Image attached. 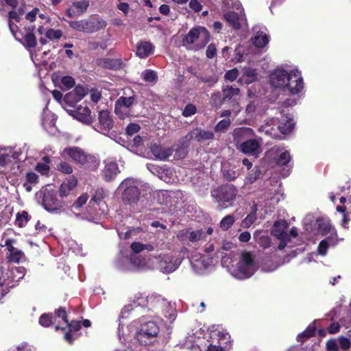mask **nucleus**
<instances>
[{"label":"nucleus","mask_w":351,"mask_h":351,"mask_svg":"<svg viewBox=\"0 0 351 351\" xmlns=\"http://www.w3.org/2000/svg\"><path fill=\"white\" fill-rule=\"evenodd\" d=\"M60 156L64 159L71 158L74 162L87 170L95 171L99 167V161L94 156L77 146L65 147L60 152Z\"/></svg>","instance_id":"f257e3e1"},{"label":"nucleus","mask_w":351,"mask_h":351,"mask_svg":"<svg viewBox=\"0 0 351 351\" xmlns=\"http://www.w3.org/2000/svg\"><path fill=\"white\" fill-rule=\"evenodd\" d=\"M237 193L238 190L234 185L224 184L214 189L211 191V195L223 209L233 206Z\"/></svg>","instance_id":"f03ea898"},{"label":"nucleus","mask_w":351,"mask_h":351,"mask_svg":"<svg viewBox=\"0 0 351 351\" xmlns=\"http://www.w3.org/2000/svg\"><path fill=\"white\" fill-rule=\"evenodd\" d=\"M69 26L74 30L91 34L104 29L107 23L99 18H93L90 20L70 21Z\"/></svg>","instance_id":"7ed1b4c3"},{"label":"nucleus","mask_w":351,"mask_h":351,"mask_svg":"<svg viewBox=\"0 0 351 351\" xmlns=\"http://www.w3.org/2000/svg\"><path fill=\"white\" fill-rule=\"evenodd\" d=\"M122 192V201L124 204L133 206L136 204L140 199L141 192L133 179H125L119 185Z\"/></svg>","instance_id":"20e7f679"},{"label":"nucleus","mask_w":351,"mask_h":351,"mask_svg":"<svg viewBox=\"0 0 351 351\" xmlns=\"http://www.w3.org/2000/svg\"><path fill=\"white\" fill-rule=\"evenodd\" d=\"M159 330L160 328L156 322H145L141 324V327L136 332V338L141 345L147 346L150 344L153 339L156 337Z\"/></svg>","instance_id":"39448f33"},{"label":"nucleus","mask_w":351,"mask_h":351,"mask_svg":"<svg viewBox=\"0 0 351 351\" xmlns=\"http://www.w3.org/2000/svg\"><path fill=\"white\" fill-rule=\"evenodd\" d=\"M43 193L42 205L49 212H61L66 205V200L59 197L55 190L46 189Z\"/></svg>","instance_id":"423d86ee"},{"label":"nucleus","mask_w":351,"mask_h":351,"mask_svg":"<svg viewBox=\"0 0 351 351\" xmlns=\"http://www.w3.org/2000/svg\"><path fill=\"white\" fill-rule=\"evenodd\" d=\"M199 38H201V44L199 48H204L210 40V34L204 27H195L190 29L182 40V45L187 47L193 44Z\"/></svg>","instance_id":"0eeeda50"},{"label":"nucleus","mask_w":351,"mask_h":351,"mask_svg":"<svg viewBox=\"0 0 351 351\" xmlns=\"http://www.w3.org/2000/svg\"><path fill=\"white\" fill-rule=\"evenodd\" d=\"M113 125L114 121L110 112L107 110H103L99 112L98 121L95 123L93 128L98 132L108 136Z\"/></svg>","instance_id":"6e6552de"},{"label":"nucleus","mask_w":351,"mask_h":351,"mask_svg":"<svg viewBox=\"0 0 351 351\" xmlns=\"http://www.w3.org/2000/svg\"><path fill=\"white\" fill-rule=\"evenodd\" d=\"M238 271L245 278H250L254 272V262L250 252H245L242 254L241 260L238 263Z\"/></svg>","instance_id":"1a4fd4ad"},{"label":"nucleus","mask_w":351,"mask_h":351,"mask_svg":"<svg viewBox=\"0 0 351 351\" xmlns=\"http://www.w3.org/2000/svg\"><path fill=\"white\" fill-rule=\"evenodd\" d=\"M287 88L291 95H295L300 93L303 88V79L301 73L298 70H292L289 73V80L286 84L282 87Z\"/></svg>","instance_id":"9d476101"},{"label":"nucleus","mask_w":351,"mask_h":351,"mask_svg":"<svg viewBox=\"0 0 351 351\" xmlns=\"http://www.w3.org/2000/svg\"><path fill=\"white\" fill-rule=\"evenodd\" d=\"M16 242L15 239H7L5 241L4 246L6 247L8 253L7 254V258L10 263H19L23 258H25V254L22 250L13 246V244Z\"/></svg>","instance_id":"9b49d317"},{"label":"nucleus","mask_w":351,"mask_h":351,"mask_svg":"<svg viewBox=\"0 0 351 351\" xmlns=\"http://www.w3.org/2000/svg\"><path fill=\"white\" fill-rule=\"evenodd\" d=\"M24 267H15L5 273V284L8 287H14L16 283L23 279L25 275Z\"/></svg>","instance_id":"f8f14e48"},{"label":"nucleus","mask_w":351,"mask_h":351,"mask_svg":"<svg viewBox=\"0 0 351 351\" xmlns=\"http://www.w3.org/2000/svg\"><path fill=\"white\" fill-rule=\"evenodd\" d=\"M77 179L75 176H71L66 179L60 186L58 193L59 197L63 199L73 195V191L77 184Z\"/></svg>","instance_id":"ddd939ff"},{"label":"nucleus","mask_w":351,"mask_h":351,"mask_svg":"<svg viewBox=\"0 0 351 351\" xmlns=\"http://www.w3.org/2000/svg\"><path fill=\"white\" fill-rule=\"evenodd\" d=\"M289 73H287L285 69H277L269 76L270 83L274 87L282 88L289 80Z\"/></svg>","instance_id":"4468645a"},{"label":"nucleus","mask_w":351,"mask_h":351,"mask_svg":"<svg viewBox=\"0 0 351 351\" xmlns=\"http://www.w3.org/2000/svg\"><path fill=\"white\" fill-rule=\"evenodd\" d=\"M150 150L156 158L165 160L174 152V146L166 147L160 144L153 143L150 147Z\"/></svg>","instance_id":"2eb2a0df"},{"label":"nucleus","mask_w":351,"mask_h":351,"mask_svg":"<svg viewBox=\"0 0 351 351\" xmlns=\"http://www.w3.org/2000/svg\"><path fill=\"white\" fill-rule=\"evenodd\" d=\"M186 138H188L189 141L195 140L200 143L206 140L213 139L214 133L210 130H204L200 128H197L189 132Z\"/></svg>","instance_id":"dca6fc26"},{"label":"nucleus","mask_w":351,"mask_h":351,"mask_svg":"<svg viewBox=\"0 0 351 351\" xmlns=\"http://www.w3.org/2000/svg\"><path fill=\"white\" fill-rule=\"evenodd\" d=\"M291 157L289 151L285 150L282 152L278 158H276V164L280 167H285L283 168L281 174L283 177H287L289 175L292 165H289L291 162Z\"/></svg>","instance_id":"f3484780"},{"label":"nucleus","mask_w":351,"mask_h":351,"mask_svg":"<svg viewBox=\"0 0 351 351\" xmlns=\"http://www.w3.org/2000/svg\"><path fill=\"white\" fill-rule=\"evenodd\" d=\"M260 143L256 139H249L240 144L239 149L246 154L258 156Z\"/></svg>","instance_id":"a211bd4d"},{"label":"nucleus","mask_w":351,"mask_h":351,"mask_svg":"<svg viewBox=\"0 0 351 351\" xmlns=\"http://www.w3.org/2000/svg\"><path fill=\"white\" fill-rule=\"evenodd\" d=\"M289 223L286 220H279L274 223L271 229V234L276 237H289L287 232Z\"/></svg>","instance_id":"6ab92c4d"},{"label":"nucleus","mask_w":351,"mask_h":351,"mask_svg":"<svg viewBox=\"0 0 351 351\" xmlns=\"http://www.w3.org/2000/svg\"><path fill=\"white\" fill-rule=\"evenodd\" d=\"M154 49V46L150 42L140 41L136 46V54L141 58H145L151 55Z\"/></svg>","instance_id":"aec40b11"},{"label":"nucleus","mask_w":351,"mask_h":351,"mask_svg":"<svg viewBox=\"0 0 351 351\" xmlns=\"http://www.w3.org/2000/svg\"><path fill=\"white\" fill-rule=\"evenodd\" d=\"M119 173V167L114 162L107 163L103 170V178L105 181L110 182Z\"/></svg>","instance_id":"412c9836"},{"label":"nucleus","mask_w":351,"mask_h":351,"mask_svg":"<svg viewBox=\"0 0 351 351\" xmlns=\"http://www.w3.org/2000/svg\"><path fill=\"white\" fill-rule=\"evenodd\" d=\"M86 94V90L82 86L77 85L75 87L74 90L67 93L65 96V100L68 102L70 101H79Z\"/></svg>","instance_id":"4be33fe9"},{"label":"nucleus","mask_w":351,"mask_h":351,"mask_svg":"<svg viewBox=\"0 0 351 351\" xmlns=\"http://www.w3.org/2000/svg\"><path fill=\"white\" fill-rule=\"evenodd\" d=\"M295 126L293 118L289 117L288 115L283 117L280 121L278 130L283 134H287L291 132Z\"/></svg>","instance_id":"5701e85b"},{"label":"nucleus","mask_w":351,"mask_h":351,"mask_svg":"<svg viewBox=\"0 0 351 351\" xmlns=\"http://www.w3.org/2000/svg\"><path fill=\"white\" fill-rule=\"evenodd\" d=\"M39 182L38 176L32 171L27 172L23 183V187L27 192H31L33 186H35Z\"/></svg>","instance_id":"b1692460"},{"label":"nucleus","mask_w":351,"mask_h":351,"mask_svg":"<svg viewBox=\"0 0 351 351\" xmlns=\"http://www.w3.org/2000/svg\"><path fill=\"white\" fill-rule=\"evenodd\" d=\"M253 45L258 48H263L269 41V36L262 31H258L252 38Z\"/></svg>","instance_id":"393cba45"},{"label":"nucleus","mask_w":351,"mask_h":351,"mask_svg":"<svg viewBox=\"0 0 351 351\" xmlns=\"http://www.w3.org/2000/svg\"><path fill=\"white\" fill-rule=\"evenodd\" d=\"M90 114L91 112L87 106L77 108L76 110V117L77 119L86 124L93 123V119Z\"/></svg>","instance_id":"a878e982"},{"label":"nucleus","mask_w":351,"mask_h":351,"mask_svg":"<svg viewBox=\"0 0 351 351\" xmlns=\"http://www.w3.org/2000/svg\"><path fill=\"white\" fill-rule=\"evenodd\" d=\"M223 17L233 29H239L241 28L239 16L237 12H228L223 15Z\"/></svg>","instance_id":"bb28decb"},{"label":"nucleus","mask_w":351,"mask_h":351,"mask_svg":"<svg viewBox=\"0 0 351 351\" xmlns=\"http://www.w3.org/2000/svg\"><path fill=\"white\" fill-rule=\"evenodd\" d=\"M316 325L315 322L310 324L308 327L297 337V341L303 343L306 339L315 335Z\"/></svg>","instance_id":"cd10ccee"},{"label":"nucleus","mask_w":351,"mask_h":351,"mask_svg":"<svg viewBox=\"0 0 351 351\" xmlns=\"http://www.w3.org/2000/svg\"><path fill=\"white\" fill-rule=\"evenodd\" d=\"M240 93V89L237 87L232 86H223L222 88V94L225 101L234 99V97L238 96Z\"/></svg>","instance_id":"c85d7f7f"},{"label":"nucleus","mask_w":351,"mask_h":351,"mask_svg":"<svg viewBox=\"0 0 351 351\" xmlns=\"http://www.w3.org/2000/svg\"><path fill=\"white\" fill-rule=\"evenodd\" d=\"M226 101L224 100L223 94L221 92L217 91L211 94L210 98V104L212 106V107L219 108Z\"/></svg>","instance_id":"c756f323"},{"label":"nucleus","mask_w":351,"mask_h":351,"mask_svg":"<svg viewBox=\"0 0 351 351\" xmlns=\"http://www.w3.org/2000/svg\"><path fill=\"white\" fill-rule=\"evenodd\" d=\"M136 100V95L133 94L132 96L125 97L121 96L120 97L116 102L118 103V105L123 106L125 109L130 108Z\"/></svg>","instance_id":"7c9ffc66"},{"label":"nucleus","mask_w":351,"mask_h":351,"mask_svg":"<svg viewBox=\"0 0 351 351\" xmlns=\"http://www.w3.org/2000/svg\"><path fill=\"white\" fill-rule=\"evenodd\" d=\"M222 174L224 179L230 182L234 180L239 176V173L229 165L223 167Z\"/></svg>","instance_id":"2f4dec72"},{"label":"nucleus","mask_w":351,"mask_h":351,"mask_svg":"<svg viewBox=\"0 0 351 351\" xmlns=\"http://www.w3.org/2000/svg\"><path fill=\"white\" fill-rule=\"evenodd\" d=\"M253 211L248 214L244 219L241 221V226L243 228H249L253 224L256 220V206H254L252 208Z\"/></svg>","instance_id":"473e14b6"},{"label":"nucleus","mask_w":351,"mask_h":351,"mask_svg":"<svg viewBox=\"0 0 351 351\" xmlns=\"http://www.w3.org/2000/svg\"><path fill=\"white\" fill-rule=\"evenodd\" d=\"M88 6L89 1L88 0L75 1L72 3V7L76 9V12L78 15H80L86 12Z\"/></svg>","instance_id":"72a5a7b5"},{"label":"nucleus","mask_w":351,"mask_h":351,"mask_svg":"<svg viewBox=\"0 0 351 351\" xmlns=\"http://www.w3.org/2000/svg\"><path fill=\"white\" fill-rule=\"evenodd\" d=\"M53 319L52 313H43L39 317V324L43 327H49L53 324Z\"/></svg>","instance_id":"f704fd0d"},{"label":"nucleus","mask_w":351,"mask_h":351,"mask_svg":"<svg viewBox=\"0 0 351 351\" xmlns=\"http://www.w3.org/2000/svg\"><path fill=\"white\" fill-rule=\"evenodd\" d=\"M235 218L233 215L224 217L220 221L219 226L223 230H228L234 223Z\"/></svg>","instance_id":"c9c22d12"},{"label":"nucleus","mask_w":351,"mask_h":351,"mask_svg":"<svg viewBox=\"0 0 351 351\" xmlns=\"http://www.w3.org/2000/svg\"><path fill=\"white\" fill-rule=\"evenodd\" d=\"M143 79L146 82L154 83L158 80L156 73L151 69H146L142 73Z\"/></svg>","instance_id":"e433bc0d"},{"label":"nucleus","mask_w":351,"mask_h":351,"mask_svg":"<svg viewBox=\"0 0 351 351\" xmlns=\"http://www.w3.org/2000/svg\"><path fill=\"white\" fill-rule=\"evenodd\" d=\"M29 220L28 213L25 210H23L21 213H19L16 216V222L19 227H23Z\"/></svg>","instance_id":"4c0bfd02"},{"label":"nucleus","mask_w":351,"mask_h":351,"mask_svg":"<svg viewBox=\"0 0 351 351\" xmlns=\"http://www.w3.org/2000/svg\"><path fill=\"white\" fill-rule=\"evenodd\" d=\"M195 75L199 81L207 84L209 87H213L218 81L217 77L214 75L203 76L202 75H197V73H195Z\"/></svg>","instance_id":"58836bf2"},{"label":"nucleus","mask_w":351,"mask_h":351,"mask_svg":"<svg viewBox=\"0 0 351 351\" xmlns=\"http://www.w3.org/2000/svg\"><path fill=\"white\" fill-rule=\"evenodd\" d=\"M263 174L258 167H255L246 178L247 183L253 184Z\"/></svg>","instance_id":"ea45409f"},{"label":"nucleus","mask_w":351,"mask_h":351,"mask_svg":"<svg viewBox=\"0 0 351 351\" xmlns=\"http://www.w3.org/2000/svg\"><path fill=\"white\" fill-rule=\"evenodd\" d=\"M33 29L34 28H32V31H33ZM24 40L27 47L33 48L36 46V38L32 32H27L24 36Z\"/></svg>","instance_id":"a19ab883"},{"label":"nucleus","mask_w":351,"mask_h":351,"mask_svg":"<svg viewBox=\"0 0 351 351\" xmlns=\"http://www.w3.org/2000/svg\"><path fill=\"white\" fill-rule=\"evenodd\" d=\"M56 169L64 174H71L73 173V167L67 162L61 161L56 165Z\"/></svg>","instance_id":"79ce46f5"},{"label":"nucleus","mask_w":351,"mask_h":351,"mask_svg":"<svg viewBox=\"0 0 351 351\" xmlns=\"http://www.w3.org/2000/svg\"><path fill=\"white\" fill-rule=\"evenodd\" d=\"M318 228L322 235L328 234L332 230V225L328 221H318Z\"/></svg>","instance_id":"37998d69"},{"label":"nucleus","mask_w":351,"mask_h":351,"mask_svg":"<svg viewBox=\"0 0 351 351\" xmlns=\"http://www.w3.org/2000/svg\"><path fill=\"white\" fill-rule=\"evenodd\" d=\"M253 130L250 128H237L233 132L234 139L239 137H243L246 135L252 134Z\"/></svg>","instance_id":"c03bdc74"},{"label":"nucleus","mask_w":351,"mask_h":351,"mask_svg":"<svg viewBox=\"0 0 351 351\" xmlns=\"http://www.w3.org/2000/svg\"><path fill=\"white\" fill-rule=\"evenodd\" d=\"M196 112H197L196 106L193 104H188L184 107L182 114L184 117H191V116L195 114Z\"/></svg>","instance_id":"a18cd8bd"},{"label":"nucleus","mask_w":351,"mask_h":351,"mask_svg":"<svg viewBox=\"0 0 351 351\" xmlns=\"http://www.w3.org/2000/svg\"><path fill=\"white\" fill-rule=\"evenodd\" d=\"M62 36V32L60 29H49L46 32V36L50 39H60Z\"/></svg>","instance_id":"49530a36"},{"label":"nucleus","mask_w":351,"mask_h":351,"mask_svg":"<svg viewBox=\"0 0 351 351\" xmlns=\"http://www.w3.org/2000/svg\"><path fill=\"white\" fill-rule=\"evenodd\" d=\"M350 309L348 311L346 315L340 319L341 324L346 328L351 326V302L349 304Z\"/></svg>","instance_id":"de8ad7c7"},{"label":"nucleus","mask_w":351,"mask_h":351,"mask_svg":"<svg viewBox=\"0 0 351 351\" xmlns=\"http://www.w3.org/2000/svg\"><path fill=\"white\" fill-rule=\"evenodd\" d=\"M106 197L105 191L102 189H98L96 190L95 195L93 196L90 201L95 202L99 204Z\"/></svg>","instance_id":"09e8293b"},{"label":"nucleus","mask_w":351,"mask_h":351,"mask_svg":"<svg viewBox=\"0 0 351 351\" xmlns=\"http://www.w3.org/2000/svg\"><path fill=\"white\" fill-rule=\"evenodd\" d=\"M239 75V71L237 69L234 68L228 71L224 75V78L226 80L230 82H234Z\"/></svg>","instance_id":"8fccbe9b"},{"label":"nucleus","mask_w":351,"mask_h":351,"mask_svg":"<svg viewBox=\"0 0 351 351\" xmlns=\"http://www.w3.org/2000/svg\"><path fill=\"white\" fill-rule=\"evenodd\" d=\"M35 170L42 175H48L50 167L49 165L43 162H38L35 167Z\"/></svg>","instance_id":"3c124183"},{"label":"nucleus","mask_w":351,"mask_h":351,"mask_svg":"<svg viewBox=\"0 0 351 351\" xmlns=\"http://www.w3.org/2000/svg\"><path fill=\"white\" fill-rule=\"evenodd\" d=\"M141 130V126L138 123H131L126 127L125 131L128 136H132L137 133Z\"/></svg>","instance_id":"603ef678"},{"label":"nucleus","mask_w":351,"mask_h":351,"mask_svg":"<svg viewBox=\"0 0 351 351\" xmlns=\"http://www.w3.org/2000/svg\"><path fill=\"white\" fill-rule=\"evenodd\" d=\"M55 317H61L66 324H68L67 313L64 307L60 306L56 309Z\"/></svg>","instance_id":"864d4df0"},{"label":"nucleus","mask_w":351,"mask_h":351,"mask_svg":"<svg viewBox=\"0 0 351 351\" xmlns=\"http://www.w3.org/2000/svg\"><path fill=\"white\" fill-rule=\"evenodd\" d=\"M88 199L87 193L81 195L73 204V206L75 208H79L84 205Z\"/></svg>","instance_id":"5fc2aeb1"},{"label":"nucleus","mask_w":351,"mask_h":351,"mask_svg":"<svg viewBox=\"0 0 351 351\" xmlns=\"http://www.w3.org/2000/svg\"><path fill=\"white\" fill-rule=\"evenodd\" d=\"M114 112L121 119H125L128 114V112L125 111L124 108L118 105L117 102H116L114 105Z\"/></svg>","instance_id":"6e6d98bb"},{"label":"nucleus","mask_w":351,"mask_h":351,"mask_svg":"<svg viewBox=\"0 0 351 351\" xmlns=\"http://www.w3.org/2000/svg\"><path fill=\"white\" fill-rule=\"evenodd\" d=\"M62 84L66 89H70L75 85V80L71 76H64L62 78Z\"/></svg>","instance_id":"4d7b16f0"},{"label":"nucleus","mask_w":351,"mask_h":351,"mask_svg":"<svg viewBox=\"0 0 351 351\" xmlns=\"http://www.w3.org/2000/svg\"><path fill=\"white\" fill-rule=\"evenodd\" d=\"M328 247L329 245L327 244L326 241L324 239L321 241L317 247L319 254L322 256H325L327 254Z\"/></svg>","instance_id":"13d9d810"},{"label":"nucleus","mask_w":351,"mask_h":351,"mask_svg":"<svg viewBox=\"0 0 351 351\" xmlns=\"http://www.w3.org/2000/svg\"><path fill=\"white\" fill-rule=\"evenodd\" d=\"M175 152V158L176 159H182L184 158L187 155V152L185 148L182 147H178L177 148H174Z\"/></svg>","instance_id":"bf43d9fd"},{"label":"nucleus","mask_w":351,"mask_h":351,"mask_svg":"<svg viewBox=\"0 0 351 351\" xmlns=\"http://www.w3.org/2000/svg\"><path fill=\"white\" fill-rule=\"evenodd\" d=\"M230 124V121L228 119H223L217 123L215 126L217 131H223L226 129Z\"/></svg>","instance_id":"052dcab7"},{"label":"nucleus","mask_w":351,"mask_h":351,"mask_svg":"<svg viewBox=\"0 0 351 351\" xmlns=\"http://www.w3.org/2000/svg\"><path fill=\"white\" fill-rule=\"evenodd\" d=\"M217 49L215 45L213 43L210 44L206 49V55L208 58H213L216 56Z\"/></svg>","instance_id":"680f3d73"},{"label":"nucleus","mask_w":351,"mask_h":351,"mask_svg":"<svg viewBox=\"0 0 351 351\" xmlns=\"http://www.w3.org/2000/svg\"><path fill=\"white\" fill-rule=\"evenodd\" d=\"M327 330L330 334H335L340 330V324L339 322H332L327 328Z\"/></svg>","instance_id":"e2e57ef3"},{"label":"nucleus","mask_w":351,"mask_h":351,"mask_svg":"<svg viewBox=\"0 0 351 351\" xmlns=\"http://www.w3.org/2000/svg\"><path fill=\"white\" fill-rule=\"evenodd\" d=\"M324 240L326 241L329 246H335L338 243V238L337 233L331 234L327 237Z\"/></svg>","instance_id":"0e129e2a"},{"label":"nucleus","mask_w":351,"mask_h":351,"mask_svg":"<svg viewBox=\"0 0 351 351\" xmlns=\"http://www.w3.org/2000/svg\"><path fill=\"white\" fill-rule=\"evenodd\" d=\"M350 340L348 338L342 337L339 339V346L343 350H348L350 348Z\"/></svg>","instance_id":"69168bd1"},{"label":"nucleus","mask_w":351,"mask_h":351,"mask_svg":"<svg viewBox=\"0 0 351 351\" xmlns=\"http://www.w3.org/2000/svg\"><path fill=\"white\" fill-rule=\"evenodd\" d=\"M66 324L69 328V330L71 332L72 331H75V332L78 331L81 328L80 322H78V321L73 320L71 322H69L68 321V324Z\"/></svg>","instance_id":"338daca9"},{"label":"nucleus","mask_w":351,"mask_h":351,"mask_svg":"<svg viewBox=\"0 0 351 351\" xmlns=\"http://www.w3.org/2000/svg\"><path fill=\"white\" fill-rule=\"evenodd\" d=\"M130 248L133 252L138 254L143 251V244L139 242H133Z\"/></svg>","instance_id":"774afa93"}]
</instances>
